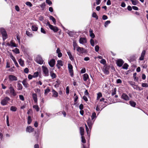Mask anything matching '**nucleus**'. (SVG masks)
Listing matches in <instances>:
<instances>
[{
	"mask_svg": "<svg viewBox=\"0 0 148 148\" xmlns=\"http://www.w3.org/2000/svg\"><path fill=\"white\" fill-rule=\"evenodd\" d=\"M10 100V99L9 97H5L4 99H1V103L3 106L6 105Z\"/></svg>",
	"mask_w": 148,
	"mask_h": 148,
	"instance_id": "f257e3e1",
	"label": "nucleus"
},
{
	"mask_svg": "<svg viewBox=\"0 0 148 148\" xmlns=\"http://www.w3.org/2000/svg\"><path fill=\"white\" fill-rule=\"evenodd\" d=\"M46 25L48 26L51 30H52L54 32H57L58 30L57 27L51 25L49 22H47L46 24Z\"/></svg>",
	"mask_w": 148,
	"mask_h": 148,
	"instance_id": "f03ea898",
	"label": "nucleus"
},
{
	"mask_svg": "<svg viewBox=\"0 0 148 148\" xmlns=\"http://www.w3.org/2000/svg\"><path fill=\"white\" fill-rule=\"evenodd\" d=\"M43 73L45 76H48L49 75V70L46 66H42Z\"/></svg>",
	"mask_w": 148,
	"mask_h": 148,
	"instance_id": "7ed1b4c3",
	"label": "nucleus"
},
{
	"mask_svg": "<svg viewBox=\"0 0 148 148\" xmlns=\"http://www.w3.org/2000/svg\"><path fill=\"white\" fill-rule=\"evenodd\" d=\"M35 61L38 64H41L44 62L41 57L40 56H38L35 59Z\"/></svg>",
	"mask_w": 148,
	"mask_h": 148,
	"instance_id": "20e7f679",
	"label": "nucleus"
},
{
	"mask_svg": "<svg viewBox=\"0 0 148 148\" xmlns=\"http://www.w3.org/2000/svg\"><path fill=\"white\" fill-rule=\"evenodd\" d=\"M95 120H92L90 118H89L87 121V123L89 129L91 130L92 128V125L94 122Z\"/></svg>",
	"mask_w": 148,
	"mask_h": 148,
	"instance_id": "39448f33",
	"label": "nucleus"
},
{
	"mask_svg": "<svg viewBox=\"0 0 148 148\" xmlns=\"http://www.w3.org/2000/svg\"><path fill=\"white\" fill-rule=\"evenodd\" d=\"M76 50L80 53V54L86 53L87 52V51L85 49L79 47H77Z\"/></svg>",
	"mask_w": 148,
	"mask_h": 148,
	"instance_id": "423d86ee",
	"label": "nucleus"
},
{
	"mask_svg": "<svg viewBox=\"0 0 148 148\" xmlns=\"http://www.w3.org/2000/svg\"><path fill=\"white\" fill-rule=\"evenodd\" d=\"M68 68L70 75L72 77L73 75V67L72 65L70 63L68 64Z\"/></svg>",
	"mask_w": 148,
	"mask_h": 148,
	"instance_id": "0eeeda50",
	"label": "nucleus"
},
{
	"mask_svg": "<svg viewBox=\"0 0 148 148\" xmlns=\"http://www.w3.org/2000/svg\"><path fill=\"white\" fill-rule=\"evenodd\" d=\"M9 89L10 93L13 96H15L16 95V93L15 92L14 89L13 87L10 85V86L9 87Z\"/></svg>",
	"mask_w": 148,
	"mask_h": 148,
	"instance_id": "6e6552de",
	"label": "nucleus"
},
{
	"mask_svg": "<svg viewBox=\"0 0 148 148\" xmlns=\"http://www.w3.org/2000/svg\"><path fill=\"white\" fill-rule=\"evenodd\" d=\"M8 78L10 81H16L17 78L15 76L10 75L8 76Z\"/></svg>",
	"mask_w": 148,
	"mask_h": 148,
	"instance_id": "1a4fd4ad",
	"label": "nucleus"
},
{
	"mask_svg": "<svg viewBox=\"0 0 148 148\" xmlns=\"http://www.w3.org/2000/svg\"><path fill=\"white\" fill-rule=\"evenodd\" d=\"M109 69L110 67L108 66H104L103 69V71L104 73L107 75L109 73Z\"/></svg>",
	"mask_w": 148,
	"mask_h": 148,
	"instance_id": "9d476101",
	"label": "nucleus"
},
{
	"mask_svg": "<svg viewBox=\"0 0 148 148\" xmlns=\"http://www.w3.org/2000/svg\"><path fill=\"white\" fill-rule=\"evenodd\" d=\"M79 42L80 43L84 45L87 42V40L85 38H80L79 40Z\"/></svg>",
	"mask_w": 148,
	"mask_h": 148,
	"instance_id": "9b49d317",
	"label": "nucleus"
},
{
	"mask_svg": "<svg viewBox=\"0 0 148 148\" xmlns=\"http://www.w3.org/2000/svg\"><path fill=\"white\" fill-rule=\"evenodd\" d=\"M67 53L70 60L72 61H74V58L71 52L70 51L67 50Z\"/></svg>",
	"mask_w": 148,
	"mask_h": 148,
	"instance_id": "f8f14e48",
	"label": "nucleus"
},
{
	"mask_svg": "<svg viewBox=\"0 0 148 148\" xmlns=\"http://www.w3.org/2000/svg\"><path fill=\"white\" fill-rule=\"evenodd\" d=\"M121 97L122 99L127 101L130 100V98L125 93H123L121 95Z\"/></svg>",
	"mask_w": 148,
	"mask_h": 148,
	"instance_id": "ddd939ff",
	"label": "nucleus"
},
{
	"mask_svg": "<svg viewBox=\"0 0 148 148\" xmlns=\"http://www.w3.org/2000/svg\"><path fill=\"white\" fill-rule=\"evenodd\" d=\"M34 130V128H33L30 126H28L26 128V131L27 132L31 133L33 132Z\"/></svg>",
	"mask_w": 148,
	"mask_h": 148,
	"instance_id": "4468645a",
	"label": "nucleus"
},
{
	"mask_svg": "<svg viewBox=\"0 0 148 148\" xmlns=\"http://www.w3.org/2000/svg\"><path fill=\"white\" fill-rule=\"evenodd\" d=\"M123 63V60L121 59L118 60L116 62L117 65L119 67L121 66Z\"/></svg>",
	"mask_w": 148,
	"mask_h": 148,
	"instance_id": "2eb2a0df",
	"label": "nucleus"
},
{
	"mask_svg": "<svg viewBox=\"0 0 148 148\" xmlns=\"http://www.w3.org/2000/svg\"><path fill=\"white\" fill-rule=\"evenodd\" d=\"M27 79H24L22 81V84L24 87L26 88H27L29 86V84L27 82Z\"/></svg>",
	"mask_w": 148,
	"mask_h": 148,
	"instance_id": "dca6fc26",
	"label": "nucleus"
},
{
	"mask_svg": "<svg viewBox=\"0 0 148 148\" xmlns=\"http://www.w3.org/2000/svg\"><path fill=\"white\" fill-rule=\"evenodd\" d=\"M55 61L54 59H52L49 62V65L51 67H53L55 64Z\"/></svg>",
	"mask_w": 148,
	"mask_h": 148,
	"instance_id": "f3484780",
	"label": "nucleus"
},
{
	"mask_svg": "<svg viewBox=\"0 0 148 148\" xmlns=\"http://www.w3.org/2000/svg\"><path fill=\"white\" fill-rule=\"evenodd\" d=\"M83 79L84 81H86L89 79L88 75L87 73H85L83 75Z\"/></svg>",
	"mask_w": 148,
	"mask_h": 148,
	"instance_id": "a211bd4d",
	"label": "nucleus"
},
{
	"mask_svg": "<svg viewBox=\"0 0 148 148\" xmlns=\"http://www.w3.org/2000/svg\"><path fill=\"white\" fill-rule=\"evenodd\" d=\"M33 99L34 101V102L37 103V95L35 93H34L32 94V95Z\"/></svg>",
	"mask_w": 148,
	"mask_h": 148,
	"instance_id": "6ab92c4d",
	"label": "nucleus"
},
{
	"mask_svg": "<svg viewBox=\"0 0 148 148\" xmlns=\"http://www.w3.org/2000/svg\"><path fill=\"white\" fill-rule=\"evenodd\" d=\"M63 65L62 62L61 60H58L57 61V66L58 68L60 67L61 66H62Z\"/></svg>",
	"mask_w": 148,
	"mask_h": 148,
	"instance_id": "aec40b11",
	"label": "nucleus"
},
{
	"mask_svg": "<svg viewBox=\"0 0 148 148\" xmlns=\"http://www.w3.org/2000/svg\"><path fill=\"white\" fill-rule=\"evenodd\" d=\"M8 45L9 46H10L11 47H17L15 43L14 42H13L12 41H11L10 42V44H8Z\"/></svg>",
	"mask_w": 148,
	"mask_h": 148,
	"instance_id": "412c9836",
	"label": "nucleus"
},
{
	"mask_svg": "<svg viewBox=\"0 0 148 148\" xmlns=\"http://www.w3.org/2000/svg\"><path fill=\"white\" fill-rule=\"evenodd\" d=\"M50 75L52 79H54L56 78V76L54 73L51 71L50 72Z\"/></svg>",
	"mask_w": 148,
	"mask_h": 148,
	"instance_id": "4be33fe9",
	"label": "nucleus"
},
{
	"mask_svg": "<svg viewBox=\"0 0 148 148\" xmlns=\"http://www.w3.org/2000/svg\"><path fill=\"white\" fill-rule=\"evenodd\" d=\"M56 53L58 54V56L59 57H61L62 54L60 52V50L59 48H58L56 50Z\"/></svg>",
	"mask_w": 148,
	"mask_h": 148,
	"instance_id": "5701e85b",
	"label": "nucleus"
},
{
	"mask_svg": "<svg viewBox=\"0 0 148 148\" xmlns=\"http://www.w3.org/2000/svg\"><path fill=\"white\" fill-rule=\"evenodd\" d=\"M73 45L74 50H75V49H77V47H79V46L77 45V43L75 41H74L73 42Z\"/></svg>",
	"mask_w": 148,
	"mask_h": 148,
	"instance_id": "b1692460",
	"label": "nucleus"
},
{
	"mask_svg": "<svg viewBox=\"0 0 148 148\" xmlns=\"http://www.w3.org/2000/svg\"><path fill=\"white\" fill-rule=\"evenodd\" d=\"M20 64L22 66H24V61L22 60L21 59H20L18 60Z\"/></svg>",
	"mask_w": 148,
	"mask_h": 148,
	"instance_id": "393cba45",
	"label": "nucleus"
},
{
	"mask_svg": "<svg viewBox=\"0 0 148 148\" xmlns=\"http://www.w3.org/2000/svg\"><path fill=\"white\" fill-rule=\"evenodd\" d=\"M2 35L3 40L4 41L6 38H7L8 37V35L7 34V33H5L3 34H2Z\"/></svg>",
	"mask_w": 148,
	"mask_h": 148,
	"instance_id": "a878e982",
	"label": "nucleus"
},
{
	"mask_svg": "<svg viewBox=\"0 0 148 148\" xmlns=\"http://www.w3.org/2000/svg\"><path fill=\"white\" fill-rule=\"evenodd\" d=\"M53 92V97H57L58 96V94L57 92H56L55 90H52Z\"/></svg>",
	"mask_w": 148,
	"mask_h": 148,
	"instance_id": "bb28decb",
	"label": "nucleus"
},
{
	"mask_svg": "<svg viewBox=\"0 0 148 148\" xmlns=\"http://www.w3.org/2000/svg\"><path fill=\"white\" fill-rule=\"evenodd\" d=\"M60 84V81L59 80H57L56 82L54 83L55 85L54 86L56 88H57L59 86V85Z\"/></svg>",
	"mask_w": 148,
	"mask_h": 148,
	"instance_id": "cd10ccee",
	"label": "nucleus"
},
{
	"mask_svg": "<svg viewBox=\"0 0 148 148\" xmlns=\"http://www.w3.org/2000/svg\"><path fill=\"white\" fill-rule=\"evenodd\" d=\"M38 29V27L36 25H32V31H36Z\"/></svg>",
	"mask_w": 148,
	"mask_h": 148,
	"instance_id": "c85d7f7f",
	"label": "nucleus"
},
{
	"mask_svg": "<svg viewBox=\"0 0 148 148\" xmlns=\"http://www.w3.org/2000/svg\"><path fill=\"white\" fill-rule=\"evenodd\" d=\"M129 103L131 106L133 107H135L136 104V102L132 101H130Z\"/></svg>",
	"mask_w": 148,
	"mask_h": 148,
	"instance_id": "c756f323",
	"label": "nucleus"
},
{
	"mask_svg": "<svg viewBox=\"0 0 148 148\" xmlns=\"http://www.w3.org/2000/svg\"><path fill=\"white\" fill-rule=\"evenodd\" d=\"M80 134L81 136H83L84 134V130L82 127L80 128Z\"/></svg>",
	"mask_w": 148,
	"mask_h": 148,
	"instance_id": "7c9ffc66",
	"label": "nucleus"
},
{
	"mask_svg": "<svg viewBox=\"0 0 148 148\" xmlns=\"http://www.w3.org/2000/svg\"><path fill=\"white\" fill-rule=\"evenodd\" d=\"M102 94L101 92H99L97 94V100H98L101 97H102Z\"/></svg>",
	"mask_w": 148,
	"mask_h": 148,
	"instance_id": "2f4dec72",
	"label": "nucleus"
},
{
	"mask_svg": "<svg viewBox=\"0 0 148 148\" xmlns=\"http://www.w3.org/2000/svg\"><path fill=\"white\" fill-rule=\"evenodd\" d=\"M91 119L92 120H94L96 118V114L95 112H93L92 113V115L91 116Z\"/></svg>",
	"mask_w": 148,
	"mask_h": 148,
	"instance_id": "473e14b6",
	"label": "nucleus"
},
{
	"mask_svg": "<svg viewBox=\"0 0 148 148\" xmlns=\"http://www.w3.org/2000/svg\"><path fill=\"white\" fill-rule=\"evenodd\" d=\"M90 36L92 38H94L95 37V35L92 32V31L91 29L89 31Z\"/></svg>",
	"mask_w": 148,
	"mask_h": 148,
	"instance_id": "72a5a7b5",
	"label": "nucleus"
},
{
	"mask_svg": "<svg viewBox=\"0 0 148 148\" xmlns=\"http://www.w3.org/2000/svg\"><path fill=\"white\" fill-rule=\"evenodd\" d=\"M49 18L50 20H51L54 24H56V20L52 16H50Z\"/></svg>",
	"mask_w": 148,
	"mask_h": 148,
	"instance_id": "f704fd0d",
	"label": "nucleus"
},
{
	"mask_svg": "<svg viewBox=\"0 0 148 148\" xmlns=\"http://www.w3.org/2000/svg\"><path fill=\"white\" fill-rule=\"evenodd\" d=\"M73 97L74 99V102H76L78 99V96L75 93L74 94Z\"/></svg>",
	"mask_w": 148,
	"mask_h": 148,
	"instance_id": "c9c22d12",
	"label": "nucleus"
},
{
	"mask_svg": "<svg viewBox=\"0 0 148 148\" xmlns=\"http://www.w3.org/2000/svg\"><path fill=\"white\" fill-rule=\"evenodd\" d=\"M10 110L11 111L14 112L16 110L17 108L15 106H12L10 107Z\"/></svg>",
	"mask_w": 148,
	"mask_h": 148,
	"instance_id": "e433bc0d",
	"label": "nucleus"
},
{
	"mask_svg": "<svg viewBox=\"0 0 148 148\" xmlns=\"http://www.w3.org/2000/svg\"><path fill=\"white\" fill-rule=\"evenodd\" d=\"M12 51L16 54H18L20 53L19 49L17 48H16L14 49Z\"/></svg>",
	"mask_w": 148,
	"mask_h": 148,
	"instance_id": "4c0bfd02",
	"label": "nucleus"
},
{
	"mask_svg": "<svg viewBox=\"0 0 148 148\" xmlns=\"http://www.w3.org/2000/svg\"><path fill=\"white\" fill-rule=\"evenodd\" d=\"M0 32H1V34L5 33L6 32L5 30L3 28H1L0 29Z\"/></svg>",
	"mask_w": 148,
	"mask_h": 148,
	"instance_id": "58836bf2",
	"label": "nucleus"
},
{
	"mask_svg": "<svg viewBox=\"0 0 148 148\" xmlns=\"http://www.w3.org/2000/svg\"><path fill=\"white\" fill-rule=\"evenodd\" d=\"M32 121V119L30 116H28L27 119V123L28 124H30Z\"/></svg>",
	"mask_w": 148,
	"mask_h": 148,
	"instance_id": "ea45409f",
	"label": "nucleus"
},
{
	"mask_svg": "<svg viewBox=\"0 0 148 148\" xmlns=\"http://www.w3.org/2000/svg\"><path fill=\"white\" fill-rule=\"evenodd\" d=\"M17 85V86L18 87V89L19 90H22L23 88L22 85L21 84L19 83L18 82V83Z\"/></svg>",
	"mask_w": 148,
	"mask_h": 148,
	"instance_id": "a19ab883",
	"label": "nucleus"
},
{
	"mask_svg": "<svg viewBox=\"0 0 148 148\" xmlns=\"http://www.w3.org/2000/svg\"><path fill=\"white\" fill-rule=\"evenodd\" d=\"M102 108H101V107H100V105H98L97 107L96 108V110L98 111H100V108H101V110L104 107H105V106H103V107L102 106Z\"/></svg>",
	"mask_w": 148,
	"mask_h": 148,
	"instance_id": "79ce46f5",
	"label": "nucleus"
},
{
	"mask_svg": "<svg viewBox=\"0 0 148 148\" xmlns=\"http://www.w3.org/2000/svg\"><path fill=\"white\" fill-rule=\"evenodd\" d=\"M33 108L35 109L38 112L39 110V108L37 105H34L33 106Z\"/></svg>",
	"mask_w": 148,
	"mask_h": 148,
	"instance_id": "37998d69",
	"label": "nucleus"
},
{
	"mask_svg": "<svg viewBox=\"0 0 148 148\" xmlns=\"http://www.w3.org/2000/svg\"><path fill=\"white\" fill-rule=\"evenodd\" d=\"M26 34L27 36L30 37H32L33 36V34L27 31H26Z\"/></svg>",
	"mask_w": 148,
	"mask_h": 148,
	"instance_id": "c03bdc74",
	"label": "nucleus"
},
{
	"mask_svg": "<svg viewBox=\"0 0 148 148\" xmlns=\"http://www.w3.org/2000/svg\"><path fill=\"white\" fill-rule=\"evenodd\" d=\"M92 16L93 17L95 18L96 19H98V16L95 12L92 13Z\"/></svg>",
	"mask_w": 148,
	"mask_h": 148,
	"instance_id": "a18cd8bd",
	"label": "nucleus"
},
{
	"mask_svg": "<svg viewBox=\"0 0 148 148\" xmlns=\"http://www.w3.org/2000/svg\"><path fill=\"white\" fill-rule=\"evenodd\" d=\"M25 4L29 7H31L32 6V5L31 3L29 1H27L25 3Z\"/></svg>",
	"mask_w": 148,
	"mask_h": 148,
	"instance_id": "49530a36",
	"label": "nucleus"
},
{
	"mask_svg": "<svg viewBox=\"0 0 148 148\" xmlns=\"http://www.w3.org/2000/svg\"><path fill=\"white\" fill-rule=\"evenodd\" d=\"M138 3V1L137 0H134L132 2V4L134 5H136Z\"/></svg>",
	"mask_w": 148,
	"mask_h": 148,
	"instance_id": "de8ad7c7",
	"label": "nucleus"
},
{
	"mask_svg": "<svg viewBox=\"0 0 148 148\" xmlns=\"http://www.w3.org/2000/svg\"><path fill=\"white\" fill-rule=\"evenodd\" d=\"M85 127H86V129L87 133V134L88 136L90 135V132H89V129L87 126V125H86V124H85Z\"/></svg>",
	"mask_w": 148,
	"mask_h": 148,
	"instance_id": "09e8293b",
	"label": "nucleus"
},
{
	"mask_svg": "<svg viewBox=\"0 0 148 148\" xmlns=\"http://www.w3.org/2000/svg\"><path fill=\"white\" fill-rule=\"evenodd\" d=\"M128 65L126 63L122 67L123 69H128Z\"/></svg>",
	"mask_w": 148,
	"mask_h": 148,
	"instance_id": "8fccbe9b",
	"label": "nucleus"
},
{
	"mask_svg": "<svg viewBox=\"0 0 148 148\" xmlns=\"http://www.w3.org/2000/svg\"><path fill=\"white\" fill-rule=\"evenodd\" d=\"M39 75V73L38 72H36L34 73L33 75V77H38Z\"/></svg>",
	"mask_w": 148,
	"mask_h": 148,
	"instance_id": "3c124183",
	"label": "nucleus"
},
{
	"mask_svg": "<svg viewBox=\"0 0 148 148\" xmlns=\"http://www.w3.org/2000/svg\"><path fill=\"white\" fill-rule=\"evenodd\" d=\"M110 21H106L104 24V26L105 27H106L108 25L110 24Z\"/></svg>",
	"mask_w": 148,
	"mask_h": 148,
	"instance_id": "603ef678",
	"label": "nucleus"
},
{
	"mask_svg": "<svg viewBox=\"0 0 148 148\" xmlns=\"http://www.w3.org/2000/svg\"><path fill=\"white\" fill-rule=\"evenodd\" d=\"M82 138V143H85L86 142V140L84 136H81Z\"/></svg>",
	"mask_w": 148,
	"mask_h": 148,
	"instance_id": "864d4df0",
	"label": "nucleus"
},
{
	"mask_svg": "<svg viewBox=\"0 0 148 148\" xmlns=\"http://www.w3.org/2000/svg\"><path fill=\"white\" fill-rule=\"evenodd\" d=\"M99 101L100 102H104L105 103H106L107 102L106 100H105V99H104L103 98H102L100 99H99Z\"/></svg>",
	"mask_w": 148,
	"mask_h": 148,
	"instance_id": "5fc2aeb1",
	"label": "nucleus"
},
{
	"mask_svg": "<svg viewBox=\"0 0 148 148\" xmlns=\"http://www.w3.org/2000/svg\"><path fill=\"white\" fill-rule=\"evenodd\" d=\"M50 89L48 88H47L45 90V94L46 95L50 92Z\"/></svg>",
	"mask_w": 148,
	"mask_h": 148,
	"instance_id": "6e6d98bb",
	"label": "nucleus"
},
{
	"mask_svg": "<svg viewBox=\"0 0 148 148\" xmlns=\"http://www.w3.org/2000/svg\"><path fill=\"white\" fill-rule=\"evenodd\" d=\"M10 56L13 62H14L16 60L15 57L12 54H10Z\"/></svg>",
	"mask_w": 148,
	"mask_h": 148,
	"instance_id": "4d7b16f0",
	"label": "nucleus"
},
{
	"mask_svg": "<svg viewBox=\"0 0 148 148\" xmlns=\"http://www.w3.org/2000/svg\"><path fill=\"white\" fill-rule=\"evenodd\" d=\"M100 62L103 64H104L106 63V61L105 59H102L100 61Z\"/></svg>",
	"mask_w": 148,
	"mask_h": 148,
	"instance_id": "13d9d810",
	"label": "nucleus"
},
{
	"mask_svg": "<svg viewBox=\"0 0 148 148\" xmlns=\"http://www.w3.org/2000/svg\"><path fill=\"white\" fill-rule=\"evenodd\" d=\"M90 43L92 46L93 47L94 46V42L93 40L91 39L90 40Z\"/></svg>",
	"mask_w": 148,
	"mask_h": 148,
	"instance_id": "bf43d9fd",
	"label": "nucleus"
},
{
	"mask_svg": "<svg viewBox=\"0 0 148 148\" xmlns=\"http://www.w3.org/2000/svg\"><path fill=\"white\" fill-rule=\"evenodd\" d=\"M99 49V47L98 45H96L95 47V50L96 51L98 52Z\"/></svg>",
	"mask_w": 148,
	"mask_h": 148,
	"instance_id": "052dcab7",
	"label": "nucleus"
},
{
	"mask_svg": "<svg viewBox=\"0 0 148 148\" xmlns=\"http://www.w3.org/2000/svg\"><path fill=\"white\" fill-rule=\"evenodd\" d=\"M142 86L143 87H148V85L147 83H142Z\"/></svg>",
	"mask_w": 148,
	"mask_h": 148,
	"instance_id": "680f3d73",
	"label": "nucleus"
},
{
	"mask_svg": "<svg viewBox=\"0 0 148 148\" xmlns=\"http://www.w3.org/2000/svg\"><path fill=\"white\" fill-rule=\"evenodd\" d=\"M34 90L37 93H40V89L39 88L35 89Z\"/></svg>",
	"mask_w": 148,
	"mask_h": 148,
	"instance_id": "e2e57ef3",
	"label": "nucleus"
},
{
	"mask_svg": "<svg viewBox=\"0 0 148 148\" xmlns=\"http://www.w3.org/2000/svg\"><path fill=\"white\" fill-rule=\"evenodd\" d=\"M86 70L85 68H84L82 69L81 71V73H84L86 72Z\"/></svg>",
	"mask_w": 148,
	"mask_h": 148,
	"instance_id": "0e129e2a",
	"label": "nucleus"
},
{
	"mask_svg": "<svg viewBox=\"0 0 148 148\" xmlns=\"http://www.w3.org/2000/svg\"><path fill=\"white\" fill-rule=\"evenodd\" d=\"M66 93L67 94H68L69 93V86H67L66 88Z\"/></svg>",
	"mask_w": 148,
	"mask_h": 148,
	"instance_id": "69168bd1",
	"label": "nucleus"
},
{
	"mask_svg": "<svg viewBox=\"0 0 148 148\" xmlns=\"http://www.w3.org/2000/svg\"><path fill=\"white\" fill-rule=\"evenodd\" d=\"M46 2L49 5H51L52 4V2L50 0H46Z\"/></svg>",
	"mask_w": 148,
	"mask_h": 148,
	"instance_id": "338daca9",
	"label": "nucleus"
},
{
	"mask_svg": "<svg viewBox=\"0 0 148 148\" xmlns=\"http://www.w3.org/2000/svg\"><path fill=\"white\" fill-rule=\"evenodd\" d=\"M145 54V51L143 50L142 51L141 56L143 57H144Z\"/></svg>",
	"mask_w": 148,
	"mask_h": 148,
	"instance_id": "774afa93",
	"label": "nucleus"
}]
</instances>
